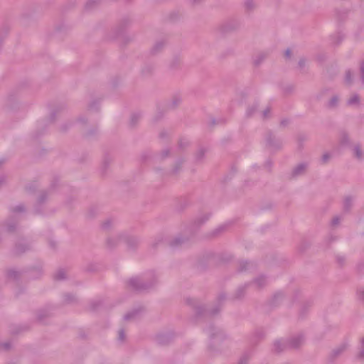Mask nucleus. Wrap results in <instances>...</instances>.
<instances>
[{"instance_id": "nucleus-3", "label": "nucleus", "mask_w": 364, "mask_h": 364, "mask_svg": "<svg viewBox=\"0 0 364 364\" xmlns=\"http://www.w3.org/2000/svg\"><path fill=\"white\" fill-rule=\"evenodd\" d=\"M304 341V338L303 335L299 334L293 336L288 341V346L292 348H299L301 345L303 344Z\"/></svg>"}, {"instance_id": "nucleus-19", "label": "nucleus", "mask_w": 364, "mask_h": 364, "mask_svg": "<svg viewBox=\"0 0 364 364\" xmlns=\"http://www.w3.org/2000/svg\"><path fill=\"white\" fill-rule=\"evenodd\" d=\"M346 83L350 85L352 83V74L350 70H348L346 73L345 77Z\"/></svg>"}, {"instance_id": "nucleus-10", "label": "nucleus", "mask_w": 364, "mask_h": 364, "mask_svg": "<svg viewBox=\"0 0 364 364\" xmlns=\"http://www.w3.org/2000/svg\"><path fill=\"white\" fill-rule=\"evenodd\" d=\"M266 283L267 279L264 276H260L255 279V280L254 281V284L258 287H262L264 286Z\"/></svg>"}, {"instance_id": "nucleus-41", "label": "nucleus", "mask_w": 364, "mask_h": 364, "mask_svg": "<svg viewBox=\"0 0 364 364\" xmlns=\"http://www.w3.org/2000/svg\"><path fill=\"white\" fill-rule=\"evenodd\" d=\"M269 109H266L265 110H264V111H263V113H262V114H263V117H264V118L267 117H268V114H269Z\"/></svg>"}, {"instance_id": "nucleus-36", "label": "nucleus", "mask_w": 364, "mask_h": 364, "mask_svg": "<svg viewBox=\"0 0 364 364\" xmlns=\"http://www.w3.org/2000/svg\"><path fill=\"white\" fill-rule=\"evenodd\" d=\"M111 223H112V220H110L105 221L102 225L103 228H105V229L109 228Z\"/></svg>"}, {"instance_id": "nucleus-20", "label": "nucleus", "mask_w": 364, "mask_h": 364, "mask_svg": "<svg viewBox=\"0 0 364 364\" xmlns=\"http://www.w3.org/2000/svg\"><path fill=\"white\" fill-rule=\"evenodd\" d=\"M56 279H63L65 278V272L63 270H59L55 276Z\"/></svg>"}, {"instance_id": "nucleus-40", "label": "nucleus", "mask_w": 364, "mask_h": 364, "mask_svg": "<svg viewBox=\"0 0 364 364\" xmlns=\"http://www.w3.org/2000/svg\"><path fill=\"white\" fill-rule=\"evenodd\" d=\"M2 346L4 347V349L7 350L10 348L11 343L9 342H6L2 344Z\"/></svg>"}, {"instance_id": "nucleus-11", "label": "nucleus", "mask_w": 364, "mask_h": 364, "mask_svg": "<svg viewBox=\"0 0 364 364\" xmlns=\"http://www.w3.org/2000/svg\"><path fill=\"white\" fill-rule=\"evenodd\" d=\"M255 6V3L252 0H247L245 2V8L247 11H252Z\"/></svg>"}, {"instance_id": "nucleus-18", "label": "nucleus", "mask_w": 364, "mask_h": 364, "mask_svg": "<svg viewBox=\"0 0 364 364\" xmlns=\"http://www.w3.org/2000/svg\"><path fill=\"white\" fill-rule=\"evenodd\" d=\"M18 275L19 272L14 269L9 270L8 272V277L11 279H16L18 278Z\"/></svg>"}, {"instance_id": "nucleus-12", "label": "nucleus", "mask_w": 364, "mask_h": 364, "mask_svg": "<svg viewBox=\"0 0 364 364\" xmlns=\"http://www.w3.org/2000/svg\"><path fill=\"white\" fill-rule=\"evenodd\" d=\"M353 151L354 155L357 159H362L363 158V153L359 146H355Z\"/></svg>"}, {"instance_id": "nucleus-42", "label": "nucleus", "mask_w": 364, "mask_h": 364, "mask_svg": "<svg viewBox=\"0 0 364 364\" xmlns=\"http://www.w3.org/2000/svg\"><path fill=\"white\" fill-rule=\"evenodd\" d=\"M219 311V309H215L213 310H208V313L211 315L215 314Z\"/></svg>"}, {"instance_id": "nucleus-56", "label": "nucleus", "mask_w": 364, "mask_h": 364, "mask_svg": "<svg viewBox=\"0 0 364 364\" xmlns=\"http://www.w3.org/2000/svg\"><path fill=\"white\" fill-rule=\"evenodd\" d=\"M2 163H3V161H0V165H1Z\"/></svg>"}, {"instance_id": "nucleus-45", "label": "nucleus", "mask_w": 364, "mask_h": 364, "mask_svg": "<svg viewBox=\"0 0 364 364\" xmlns=\"http://www.w3.org/2000/svg\"><path fill=\"white\" fill-rule=\"evenodd\" d=\"M45 196H46V193H43L41 196V198H39V202L40 203H42L45 200Z\"/></svg>"}, {"instance_id": "nucleus-39", "label": "nucleus", "mask_w": 364, "mask_h": 364, "mask_svg": "<svg viewBox=\"0 0 364 364\" xmlns=\"http://www.w3.org/2000/svg\"><path fill=\"white\" fill-rule=\"evenodd\" d=\"M208 218H209V215H205L204 216V218L200 219L199 223L200 224L203 223L205 221H206L208 219Z\"/></svg>"}, {"instance_id": "nucleus-2", "label": "nucleus", "mask_w": 364, "mask_h": 364, "mask_svg": "<svg viewBox=\"0 0 364 364\" xmlns=\"http://www.w3.org/2000/svg\"><path fill=\"white\" fill-rule=\"evenodd\" d=\"M205 331L213 343L220 342L225 338L223 332L212 325H210Z\"/></svg>"}, {"instance_id": "nucleus-26", "label": "nucleus", "mask_w": 364, "mask_h": 364, "mask_svg": "<svg viewBox=\"0 0 364 364\" xmlns=\"http://www.w3.org/2000/svg\"><path fill=\"white\" fill-rule=\"evenodd\" d=\"M24 210H25V208L23 205H18L16 206L15 208H14V210H13V211L14 213H21V212H23Z\"/></svg>"}, {"instance_id": "nucleus-33", "label": "nucleus", "mask_w": 364, "mask_h": 364, "mask_svg": "<svg viewBox=\"0 0 364 364\" xmlns=\"http://www.w3.org/2000/svg\"><path fill=\"white\" fill-rule=\"evenodd\" d=\"M248 360V357L247 355H243L240 360V362L238 363V364H246Z\"/></svg>"}, {"instance_id": "nucleus-49", "label": "nucleus", "mask_w": 364, "mask_h": 364, "mask_svg": "<svg viewBox=\"0 0 364 364\" xmlns=\"http://www.w3.org/2000/svg\"><path fill=\"white\" fill-rule=\"evenodd\" d=\"M179 170V168L176 166L174 169H173V172L176 173Z\"/></svg>"}, {"instance_id": "nucleus-34", "label": "nucleus", "mask_w": 364, "mask_h": 364, "mask_svg": "<svg viewBox=\"0 0 364 364\" xmlns=\"http://www.w3.org/2000/svg\"><path fill=\"white\" fill-rule=\"evenodd\" d=\"M258 57L259 58V59L255 60V63L256 64H259L262 59L265 58H266V54L265 53H260L258 55Z\"/></svg>"}, {"instance_id": "nucleus-7", "label": "nucleus", "mask_w": 364, "mask_h": 364, "mask_svg": "<svg viewBox=\"0 0 364 364\" xmlns=\"http://www.w3.org/2000/svg\"><path fill=\"white\" fill-rule=\"evenodd\" d=\"M267 144L270 147H279L280 144L276 141L275 137L272 134L269 135L266 139Z\"/></svg>"}, {"instance_id": "nucleus-31", "label": "nucleus", "mask_w": 364, "mask_h": 364, "mask_svg": "<svg viewBox=\"0 0 364 364\" xmlns=\"http://www.w3.org/2000/svg\"><path fill=\"white\" fill-rule=\"evenodd\" d=\"M188 144V141L186 139H181L180 140V141L178 142V146L180 147H183V146H186Z\"/></svg>"}, {"instance_id": "nucleus-54", "label": "nucleus", "mask_w": 364, "mask_h": 364, "mask_svg": "<svg viewBox=\"0 0 364 364\" xmlns=\"http://www.w3.org/2000/svg\"><path fill=\"white\" fill-rule=\"evenodd\" d=\"M93 107H94V105H90V109H93Z\"/></svg>"}, {"instance_id": "nucleus-28", "label": "nucleus", "mask_w": 364, "mask_h": 364, "mask_svg": "<svg viewBox=\"0 0 364 364\" xmlns=\"http://www.w3.org/2000/svg\"><path fill=\"white\" fill-rule=\"evenodd\" d=\"M125 339V335L123 330H120L118 333V340L123 342Z\"/></svg>"}, {"instance_id": "nucleus-23", "label": "nucleus", "mask_w": 364, "mask_h": 364, "mask_svg": "<svg viewBox=\"0 0 364 364\" xmlns=\"http://www.w3.org/2000/svg\"><path fill=\"white\" fill-rule=\"evenodd\" d=\"M204 154H205V150L203 149H200V150H198V151L196 154V159L198 161H200L203 159Z\"/></svg>"}, {"instance_id": "nucleus-24", "label": "nucleus", "mask_w": 364, "mask_h": 364, "mask_svg": "<svg viewBox=\"0 0 364 364\" xmlns=\"http://www.w3.org/2000/svg\"><path fill=\"white\" fill-rule=\"evenodd\" d=\"M341 220V218L340 216H336L334 217L331 220V225L332 226H336L338 225Z\"/></svg>"}, {"instance_id": "nucleus-32", "label": "nucleus", "mask_w": 364, "mask_h": 364, "mask_svg": "<svg viewBox=\"0 0 364 364\" xmlns=\"http://www.w3.org/2000/svg\"><path fill=\"white\" fill-rule=\"evenodd\" d=\"M6 230L9 232H12L15 230V225H11L10 223H7L6 226Z\"/></svg>"}, {"instance_id": "nucleus-27", "label": "nucleus", "mask_w": 364, "mask_h": 364, "mask_svg": "<svg viewBox=\"0 0 364 364\" xmlns=\"http://www.w3.org/2000/svg\"><path fill=\"white\" fill-rule=\"evenodd\" d=\"M75 299V296L71 294H66L65 296V301H67L68 303L74 301Z\"/></svg>"}, {"instance_id": "nucleus-57", "label": "nucleus", "mask_w": 364, "mask_h": 364, "mask_svg": "<svg viewBox=\"0 0 364 364\" xmlns=\"http://www.w3.org/2000/svg\"><path fill=\"white\" fill-rule=\"evenodd\" d=\"M193 1H194V2H197L198 0H193Z\"/></svg>"}, {"instance_id": "nucleus-48", "label": "nucleus", "mask_w": 364, "mask_h": 364, "mask_svg": "<svg viewBox=\"0 0 364 364\" xmlns=\"http://www.w3.org/2000/svg\"><path fill=\"white\" fill-rule=\"evenodd\" d=\"M348 141V139H347V136H344L343 139H342V143H347Z\"/></svg>"}, {"instance_id": "nucleus-38", "label": "nucleus", "mask_w": 364, "mask_h": 364, "mask_svg": "<svg viewBox=\"0 0 364 364\" xmlns=\"http://www.w3.org/2000/svg\"><path fill=\"white\" fill-rule=\"evenodd\" d=\"M179 102H180V99H179V98H175V99H173V102H172L171 107H176V106Z\"/></svg>"}, {"instance_id": "nucleus-35", "label": "nucleus", "mask_w": 364, "mask_h": 364, "mask_svg": "<svg viewBox=\"0 0 364 364\" xmlns=\"http://www.w3.org/2000/svg\"><path fill=\"white\" fill-rule=\"evenodd\" d=\"M330 158V155L329 154H324L323 156H322V158H321V160L323 163H326L328 161V160Z\"/></svg>"}, {"instance_id": "nucleus-46", "label": "nucleus", "mask_w": 364, "mask_h": 364, "mask_svg": "<svg viewBox=\"0 0 364 364\" xmlns=\"http://www.w3.org/2000/svg\"><path fill=\"white\" fill-rule=\"evenodd\" d=\"M168 154V150H165L162 152L163 157L167 156Z\"/></svg>"}, {"instance_id": "nucleus-55", "label": "nucleus", "mask_w": 364, "mask_h": 364, "mask_svg": "<svg viewBox=\"0 0 364 364\" xmlns=\"http://www.w3.org/2000/svg\"><path fill=\"white\" fill-rule=\"evenodd\" d=\"M282 294H279L278 295H276L275 296H281Z\"/></svg>"}, {"instance_id": "nucleus-1", "label": "nucleus", "mask_w": 364, "mask_h": 364, "mask_svg": "<svg viewBox=\"0 0 364 364\" xmlns=\"http://www.w3.org/2000/svg\"><path fill=\"white\" fill-rule=\"evenodd\" d=\"M156 281L155 275L150 272L141 277H133L128 282L130 287L135 290H146L151 287Z\"/></svg>"}, {"instance_id": "nucleus-51", "label": "nucleus", "mask_w": 364, "mask_h": 364, "mask_svg": "<svg viewBox=\"0 0 364 364\" xmlns=\"http://www.w3.org/2000/svg\"><path fill=\"white\" fill-rule=\"evenodd\" d=\"M161 338H162V337H161V336H159V337L158 338V341H159V343H162Z\"/></svg>"}, {"instance_id": "nucleus-47", "label": "nucleus", "mask_w": 364, "mask_h": 364, "mask_svg": "<svg viewBox=\"0 0 364 364\" xmlns=\"http://www.w3.org/2000/svg\"><path fill=\"white\" fill-rule=\"evenodd\" d=\"M120 240H126L127 242H129V240H131L130 238H128L127 237H120Z\"/></svg>"}, {"instance_id": "nucleus-16", "label": "nucleus", "mask_w": 364, "mask_h": 364, "mask_svg": "<svg viewBox=\"0 0 364 364\" xmlns=\"http://www.w3.org/2000/svg\"><path fill=\"white\" fill-rule=\"evenodd\" d=\"M357 357L359 359L364 358V337L361 340L360 350Z\"/></svg>"}, {"instance_id": "nucleus-21", "label": "nucleus", "mask_w": 364, "mask_h": 364, "mask_svg": "<svg viewBox=\"0 0 364 364\" xmlns=\"http://www.w3.org/2000/svg\"><path fill=\"white\" fill-rule=\"evenodd\" d=\"M338 102V97L336 96H334L329 101L328 106L330 107H333L336 106Z\"/></svg>"}, {"instance_id": "nucleus-30", "label": "nucleus", "mask_w": 364, "mask_h": 364, "mask_svg": "<svg viewBox=\"0 0 364 364\" xmlns=\"http://www.w3.org/2000/svg\"><path fill=\"white\" fill-rule=\"evenodd\" d=\"M256 109H257V106H254L253 107L249 108L247 110V114L248 116H251L252 114H253V113L255 112Z\"/></svg>"}, {"instance_id": "nucleus-17", "label": "nucleus", "mask_w": 364, "mask_h": 364, "mask_svg": "<svg viewBox=\"0 0 364 364\" xmlns=\"http://www.w3.org/2000/svg\"><path fill=\"white\" fill-rule=\"evenodd\" d=\"M183 242V240L181 237H176L171 241V245L173 247H175V246L182 244Z\"/></svg>"}, {"instance_id": "nucleus-50", "label": "nucleus", "mask_w": 364, "mask_h": 364, "mask_svg": "<svg viewBox=\"0 0 364 364\" xmlns=\"http://www.w3.org/2000/svg\"><path fill=\"white\" fill-rule=\"evenodd\" d=\"M92 1H93V0H90V1H88V2L87 3L86 6H87V7H89L90 4H91V2H92Z\"/></svg>"}, {"instance_id": "nucleus-8", "label": "nucleus", "mask_w": 364, "mask_h": 364, "mask_svg": "<svg viewBox=\"0 0 364 364\" xmlns=\"http://www.w3.org/2000/svg\"><path fill=\"white\" fill-rule=\"evenodd\" d=\"M353 203V198L351 196H347L343 200V208L348 211L350 209Z\"/></svg>"}, {"instance_id": "nucleus-4", "label": "nucleus", "mask_w": 364, "mask_h": 364, "mask_svg": "<svg viewBox=\"0 0 364 364\" xmlns=\"http://www.w3.org/2000/svg\"><path fill=\"white\" fill-rule=\"evenodd\" d=\"M288 346V341L278 340L274 343V350L281 352Z\"/></svg>"}, {"instance_id": "nucleus-14", "label": "nucleus", "mask_w": 364, "mask_h": 364, "mask_svg": "<svg viewBox=\"0 0 364 364\" xmlns=\"http://www.w3.org/2000/svg\"><path fill=\"white\" fill-rule=\"evenodd\" d=\"M164 41H159V42L156 43V44L154 45V46L152 48V52L154 53H157L160 49H161L164 47Z\"/></svg>"}, {"instance_id": "nucleus-52", "label": "nucleus", "mask_w": 364, "mask_h": 364, "mask_svg": "<svg viewBox=\"0 0 364 364\" xmlns=\"http://www.w3.org/2000/svg\"><path fill=\"white\" fill-rule=\"evenodd\" d=\"M224 299H225V295H220V297H219L220 300H223Z\"/></svg>"}, {"instance_id": "nucleus-29", "label": "nucleus", "mask_w": 364, "mask_h": 364, "mask_svg": "<svg viewBox=\"0 0 364 364\" xmlns=\"http://www.w3.org/2000/svg\"><path fill=\"white\" fill-rule=\"evenodd\" d=\"M360 72L362 82L364 84V61H363L360 64Z\"/></svg>"}, {"instance_id": "nucleus-6", "label": "nucleus", "mask_w": 364, "mask_h": 364, "mask_svg": "<svg viewBox=\"0 0 364 364\" xmlns=\"http://www.w3.org/2000/svg\"><path fill=\"white\" fill-rule=\"evenodd\" d=\"M307 168V164L305 163H302L299 164L293 170L292 174L294 176H298L302 175Z\"/></svg>"}, {"instance_id": "nucleus-22", "label": "nucleus", "mask_w": 364, "mask_h": 364, "mask_svg": "<svg viewBox=\"0 0 364 364\" xmlns=\"http://www.w3.org/2000/svg\"><path fill=\"white\" fill-rule=\"evenodd\" d=\"M136 314V311L129 312L124 316V319L126 321H129L134 317Z\"/></svg>"}, {"instance_id": "nucleus-9", "label": "nucleus", "mask_w": 364, "mask_h": 364, "mask_svg": "<svg viewBox=\"0 0 364 364\" xmlns=\"http://www.w3.org/2000/svg\"><path fill=\"white\" fill-rule=\"evenodd\" d=\"M347 346H348V345L346 343L341 344V346H339L338 347L336 348L333 350V355L334 356L339 355L340 354H341L347 348Z\"/></svg>"}, {"instance_id": "nucleus-25", "label": "nucleus", "mask_w": 364, "mask_h": 364, "mask_svg": "<svg viewBox=\"0 0 364 364\" xmlns=\"http://www.w3.org/2000/svg\"><path fill=\"white\" fill-rule=\"evenodd\" d=\"M357 296L359 300L364 301V289L358 290Z\"/></svg>"}, {"instance_id": "nucleus-53", "label": "nucleus", "mask_w": 364, "mask_h": 364, "mask_svg": "<svg viewBox=\"0 0 364 364\" xmlns=\"http://www.w3.org/2000/svg\"><path fill=\"white\" fill-rule=\"evenodd\" d=\"M222 229H223V228H222V227H221V228H218V229L216 230V231H217V232H220Z\"/></svg>"}, {"instance_id": "nucleus-44", "label": "nucleus", "mask_w": 364, "mask_h": 364, "mask_svg": "<svg viewBox=\"0 0 364 364\" xmlns=\"http://www.w3.org/2000/svg\"><path fill=\"white\" fill-rule=\"evenodd\" d=\"M299 65L300 67L304 66V65H305L304 59H300V60L299 62Z\"/></svg>"}, {"instance_id": "nucleus-15", "label": "nucleus", "mask_w": 364, "mask_h": 364, "mask_svg": "<svg viewBox=\"0 0 364 364\" xmlns=\"http://www.w3.org/2000/svg\"><path fill=\"white\" fill-rule=\"evenodd\" d=\"M247 287V285L245 284L243 287H239L235 292V298H237V299L241 298L242 296L244 291Z\"/></svg>"}, {"instance_id": "nucleus-13", "label": "nucleus", "mask_w": 364, "mask_h": 364, "mask_svg": "<svg viewBox=\"0 0 364 364\" xmlns=\"http://www.w3.org/2000/svg\"><path fill=\"white\" fill-rule=\"evenodd\" d=\"M359 102H360V99H359L358 95H354L348 100V104L349 105H358Z\"/></svg>"}, {"instance_id": "nucleus-5", "label": "nucleus", "mask_w": 364, "mask_h": 364, "mask_svg": "<svg viewBox=\"0 0 364 364\" xmlns=\"http://www.w3.org/2000/svg\"><path fill=\"white\" fill-rule=\"evenodd\" d=\"M29 250V245L26 244L24 242H21L16 245L14 247V252L16 254H22L26 250Z\"/></svg>"}, {"instance_id": "nucleus-43", "label": "nucleus", "mask_w": 364, "mask_h": 364, "mask_svg": "<svg viewBox=\"0 0 364 364\" xmlns=\"http://www.w3.org/2000/svg\"><path fill=\"white\" fill-rule=\"evenodd\" d=\"M285 56L287 58H290L291 56V50L289 49H287L286 51H285Z\"/></svg>"}, {"instance_id": "nucleus-37", "label": "nucleus", "mask_w": 364, "mask_h": 364, "mask_svg": "<svg viewBox=\"0 0 364 364\" xmlns=\"http://www.w3.org/2000/svg\"><path fill=\"white\" fill-rule=\"evenodd\" d=\"M140 117V115L138 114H134L132 116V123L134 124L135 121H136Z\"/></svg>"}]
</instances>
